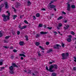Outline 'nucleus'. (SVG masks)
I'll use <instances>...</instances> for the list:
<instances>
[{
	"label": "nucleus",
	"mask_w": 76,
	"mask_h": 76,
	"mask_svg": "<svg viewBox=\"0 0 76 76\" xmlns=\"http://www.w3.org/2000/svg\"><path fill=\"white\" fill-rule=\"evenodd\" d=\"M69 53H66V55L64 53H62L61 54L62 60H66L67 59V57L69 56Z\"/></svg>",
	"instance_id": "nucleus-1"
},
{
	"label": "nucleus",
	"mask_w": 76,
	"mask_h": 76,
	"mask_svg": "<svg viewBox=\"0 0 76 76\" xmlns=\"http://www.w3.org/2000/svg\"><path fill=\"white\" fill-rule=\"evenodd\" d=\"M46 69L48 71H49L50 72H54V70L52 69L51 66L50 65L49 67V69H48V67H47V66H46Z\"/></svg>",
	"instance_id": "nucleus-2"
},
{
	"label": "nucleus",
	"mask_w": 76,
	"mask_h": 76,
	"mask_svg": "<svg viewBox=\"0 0 76 76\" xmlns=\"http://www.w3.org/2000/svg\"><path fill=\"white\" fill-rule=\"evenodd\" d=\"M51 66L52 70L53 68H54V69H57V68H58V65L57 64L52 65H51Z\"/></svg>",
	"instance_id": "nucleus-3"
},
{
	"label": "nucleus",
	"mask_w": 76,
	"mask_h": 76,
	"mask_svg": "<svg viewBox=\"0 0 76 76\" xmlns=\"http://www.w3.org/2000/svg\"><path fill=\"white\" fill-rule=\"evenodd\" d=\"M53 48H54V49H59V45L56 44L54 45L53 46Z\"/></svg>",
	"instance_id": "nucleus-4"
},
{
	"label": "nucleus",
	"mask_w": 76,
	"mask_h": 76,
	"mask_svg": "<svg viewBox=\"0 0 76 76\" xmlns=\"http://www.w3.org/2000/svg\"><path fill=\"white\" fill-rule=\"evenodd\" d=\"M48 7H50V9H53V8H54V7H56V6L54 5H50V4H48Z\"/></svg>",
	"instance_id": "nucleus-5"
},
{
	"label": "nucleus",
	"mask_w": 76,
	"mask_h": 76,
	"mask_svg": "<svg viewBox=\"0 0 76 76\" xmlns=\"http://www.w3.org/2000/svg\"><path fill=\"white\" fill-rule=\"evenodd\" d=\"M4 4L5 6V9H7L8 8H9V6H8V3H7V2H5L4 3Z\"/></svg>",
	"instance_id": "nucleus-6"
},
{
	"label": "nucleus",
	"mask_w": 76,
	"mask_h": 76,
	"mask_svg": "<svg viewBox=\"0 0 76 76\" xmlns=\"http://www.w3.org/2000/svg\"><path fill=\"white\" fill-rule=\"evenodd\" d=\"M12 66L13 67H16L17 68H18V66L15 63H12L11 64Z\"/></svg>",
	"instance_id": "nucleus-7"
},
{
	"label": "nucleus",
	"mask_w": 76,
	"mask_h": 76,
	"mask_svg": "<svg viewBox=\"0 0 76 76\" xmlns=\"http://www.w3.org/2000/svg\"><path fill=\"white\" fill-rule=\"evenodd\" d=\"M48 32H44V31H41L40 32V35H45L47 34Z\"/></svg>",
	"instance_id": "nucleus-8"
},
{
	"label": "nucleus",
	"mask_w": 76,
	"mask_h": 76,
	"mask_svg": "<svg viewBox=\"0 0 76 76\" xmlns=\"http://www.w3.org/2000/svg\"><path fill=\"white\" fill-rule=\"evenodd\" d=\"M10 13L9 12L8 14V15H7L6 18H7V19H10Z\"/></svg>",
	"instance_id": "nucleus-9"
},
{
	"label": "nucleus",
	"mask_w": 76,
	"mask_h": 76,
	"mask_svg": "<svg viewBox=\"0 0 76 76\" xmlns=\"http://www.w3.org/2000/svg\"><path fill=\"white\" fill-rule=\"evenodd\" d=\"M4 6V4H2L0 6V12H1V9Z\"/></svg>",
	"instance_id": "nucleus-10"
},
{
	"label": "nucleus",
	"mask_w": 76,
	"mask_h": 76,
	"mask_svg": "<svg viewBox=\"0 0 76 76\" xmlns=\"http://www.w3.org/2000/svg\"><path fill=\"white\" fill-rule=\"evenodd\" d=\"M19 44L20 45H24V42L23 41H20L19 42Z\"/></svg>",
	"instance_id": "nucleus-11"
},
{
	"label": "nucleus",
	"mask_w": 76,
	"mask_h": 76,
	"mask_svg": "<svg viewBox=\"0 0 76 76\" xmlns=\"http://www.w3.org/2000/svg\"><path fill=\"white\" fill-rule=\"evenodd\" d=\"M17 16L16 15H14L12 16L13 19L15 20V19L17 18Z\"/></svg>",
	"instance_id": "nucleus-12"
},
{
	"label": "nucleus",
	"mask_w": 76,
	"mask_h": 76,
	"mask_svg": "<svg viewBox=\"0 0 76 76\" xmlns=\"http://www.w3.org/2000/svg\"><path fill=\"white\" fill-rule=\"evenodd\" d=\"M19 6H20V4L19 3H17L16 5L15 6L16 7L18 8V7H19Z\"/></svg>",
	"instance_id": "nucleus-13"
},
{
	"label": "nucleus",
	"mask_w": 76,
	"mask_h": 76,
	"mask_svg": "<svg viewBox=\"0 0 76 76\" xmlns=\"http://www.w3.org/2000/svg\"><path fill=\"white\" fill-rule=\"evenodd\" d=\"M57 1V0H53L51 1L50 3L49 4H52V3H53L54 1Z\"/></svg>",
	"instance_id": "nucleus-14"
},
{
	"label": "nucleus",
	"mask_w": 76,
	"mask_h": 76,
	"mask_svg": "<svg viewBox=\"0 0 76 76\" xmlns=\"http://www.w3.org/2000/svg\"><path fill=\"white\" fill-rule=\"evenodd\" d=\"M9 69H10V70H13V69H14V68L12 65L11 66H10L9 67Z\"/></svg>",
	"instance_id": "nucleus-15"
},
{
	"label": "nucleus",
	"mask_w": 76,
	"mask_h": 76,
	"mask_svg": "<svg viewBox=\"0 0 76 76\" xmlns=\"http://www.w3.org/2000/svg\"><path fill=\"white\" fill-rule=\"evenodd\" d=\"M35 44L36 46H38V45H40V43L38 42H36Z\"/></svg>",
	"instance_id": "nucleus-16"
},
{
	"label": "nucleus",
	"mask_w": 76,
	"mask_h": 76,
	"mask_svg": "<svg viewBox=\"0 0 76 76\" xmlns=\"http://www.w3.org/2000/svg\"><path fill=\"white\" fill-rule=\"evenodd\" d=\"M25 38H26V41H29V39H28V35H26L25 36Z\"/></svg>",
	"instance_id": "nucleus-17"
},
{
	"label": "nucleus",
	"mask_w": 76,
	"mask_h": 76,
	"mask_svg": "<svg viewBox=\"0 0 76 76\" xmlns=\"http://www.w3.org/2000/svg\"><path fill=\"white\" fill-rule=\"evenodd\" d=\"M67 41L68 42H70L71 41V38H68L66 39Z\"/></svg>",
	"instance_id": "nucleus-18"
},
{
	"label": "nucleus",
	"mask_w": 76,
	"mask_h": 76,
	"mask_svg": "<svg viewBox=\"0 0 76 76\" xmlns=\"http://www.w3.org/2000/svg\"><path fill=\"white\" fill-rule=\"evenodd\" d=\"M27 4H28L27 6H29L30 5H31V2H30L29 1H28V2H27Z\"/></svg>",
	"instance_id": "nucleus-19"
},
{
	"label": "nucleus",
	"mask_w": 76,
	"mask_h": 76,
	"mask_svg": "<svg viewBox=\"0 0 76 76\" xmlns=\"http://www.w3.org/2000/svg\"><path fill=\"white\" fill-rule=\"evenodd\" d=\"M39 48H40V49H41L42 50H45V49L44 48H43L41 46H39Z\"/></svg>",
	"instance_id": "nucleus-20"
},
{
	"label": "nucleus",
	"mask_w": 76,
	"mask_h": 76,
	"mask_svg": "<svg viewBox=\"0 0 76 76\" xmlns=\"http://www.w3.org/2000/svg\"><path fill=\"white\" fill-rule=\"evenodd\" d=\"M26 26H22V27L21 28V30H22V29H26Z\"/></svg>",
	"instance_id": "nucleus-21"
},
{
	"label": "nucleus",
	"mask_w": 76,
	"mask_h": 76,
	"mask_svg": "<svg viewBox=\"0 0 76 76\" xmlns=\"http://www.w3.org/2000/svg\"><path fill=\"white\" fill-rule=\"evenodd\" d=\"M71 7L72 9H75L76 8V6L74 5H72Z\"/></svg>",
	"instance_id": "nucleus-22"
},
{
	"label": "nucleus",
	"mask_w": 76,
	"mask_h": 76,
	"mask_svg": "<svg viewBox=\"0 0 76 76\" xmlns=\"http://www.w3.org/2000/svg\"><path fill=\"white\" fill-rule=\"evenodd\" d=\"M36 16L37 17H39L40 16V14L39 13H37L36 14Z\"/></svg>",
	"instance_id": "nucleus-23"
},
{
	"label": "nucleus",
	"mask_w": 76,
	"mask_h": 76,
	"mask_svg": "<svg viewBox=\"0 0 76 76\" xmlns=\"http://www.w3.org/2000/svg\"><path fill=\"white\" fill-rule=\"evenodd\" d=\"M57 74L56 73H53L52 74V76H56Z\"/></svg>",
	"instance_id": "nucleus-24"
},
{
	"label": "nucleus",
	"mask_w": 76,
	"mask_h": 76,
	"mask_svg": "<svg viewBox=\"0 0 76 76\" xmlns=\"http://www.w3.org/2000/svg\"><path fill=\"white\" fill-rule=\"evenodd\" d=\"M61 19H63V17L61 16L57 19V20H60Z\"/></svg>",
	"instance_id": "nucleus-25"
},
{
	"label": "nucleus",
	"mask_w": 76,
	"mask_h": 76,
	"mask_svg": "<svg viewBox=\"0 0 76 76\" xmlns=\"http://www.w3.org/2000/svg\"><path fill=\"white\" fill-rule=\"evenodd\" d=\"M24 22L26 24H28V22L26 20H24Z\"/></svg>",
	"instance_id": "nucleus-26"
},
{
	"label": "nucleus",
	"mask_w": 76,
	"mask_h": 76,
	"mask_svg": "<svg viewBox=\"0 0 76 76\" xmlns=\"http://www.w3.org/2000/svg\"><path fill=\"white\" fill-rule=\"evenodd\" d=\"M71 34H72V35H75V32H73V31H71Z\"/></svg>",
	"instance_id": "nucleus-27"
},
{
	"label": "nucleus",
	"mask_w": 76,
	"mask_h": 76,
	"mask_svg": "<svg viewBox=\"0 0 76 76\" xmlns=\"http://www.w3.org/2000/svg\"><path fill=\"white\" fill-rule=\"evenodd\" d=\"M62 26V24H61V23H59L58 27H59V28H60V27H61Z\"/></svg>",
	"instance_id": "nucleus-28"
},
{
	"label": "nucleus",
	"mask_w": 76,
	"mask_h": 76,
	"mask_svg": "<svg viewBox=\"0 0 76 76\" xmlns=\"http://www.w3.org/2000/svg\"><path fill=\"white\" fill-rule=\"evenodd\" d=\"M20 32L19 31H18L17 32V34L18 35H20Z\"/></svg>",
	"instance_id": "nucleus-29"
},
{
	"label": "nucleus",
	"mask_w": 76,
	"mask_h": 76,
	"mask_svg": "<svg viewBox=\"0 0 76 76\" xmlns=\"http://www.w3.org/2000/svg\"><path fill=\"white\" fill-rule=\"evenodd\" d=\"M40 35L39 34H37L36 36V38H38V37H39V36Z\"/></svg>",
	"instance_id": "nucleus-30"
},
{
	"label": "nucleus",
	"mask_w": 76,
	"mask_h": 76,
	"mask_svg": "<svg viewBox=\"0 0 76 76\" xmlns=\"http://www.w3.org/2000/svg\"><path fill=\"white\" fill-rule=\"evenodd\" d=\"M2 17L4 18H6V15L5 14H3L2 15Z\"/></svg>",
	"instance_id": "nucleus-31"
},
{
	"label": "nucleus",
	"mask_w": 76,
	"mask_h": 76,
	"mask_svg": "<svg viewBox=\"0 0 76 76\" xmlns=\"http://www.w3.org/2000/svg\"><path fill=\"white\" fill-rule=\"evenodd\" d=\"M10 36H7L6 37H5V39H9V38H10Z\"/></svg>",
	"instance_id": "nucleus-32"
},
{
	"label": "nucleus",
	"mask_w": 76,
	"mask_h": 76,
	"mask_svg": "<svg viewBox=\"0 0 76 76\" xmlns=\"http://www.w3.org/2000/svg\"><path fill=\"white\" fill-rule=\"evenodd\" d=\"M3 20L4 22H6L7 21V18H4Z\"/></svg>",
	"instance_id": "nucleus-33"
},
{
	"label": "nucleus",
	"mask_w": 76,
	"mask_h": 76,
	"mask_svg": "<svg viewBox=\"0 0 76 76\" xmlns=\"http://www.w3.org/2000/svg\"><path fill=\"white\" fill-rule=\"evenodd\" d=\"M21 26H22L21 25V24H19L18 26L19 28V29H20L21 30V28H22V27H21Z\"/></svg>",
	"instance_id": "nucleus-34"
},
{
	"label": "nucleus",
	"mask_w": 76,
	"mask_h": 76,
	"mask_svg": "<svg viewBox=\"0 0 76 76\" xmlns=\"http://www.w3.org/2000/svg\"><path fill=\"white\" fill-rule=\"evenodd\" d=\"M12 9H13L14 10V12H15V13H16V9H15V8H14L13 7H12Z\"/></svg>",
	"instance_id": "nucleus-35"
},
{
	"label": "nucleus",
	"mask_w": 76,
	"mask_h": 76,
	"mask_svg": "<svg viewBox=\"0 0 76 76\" xmlns=\"http://www.w3.org/2000/svg\"><path fill=\"white\" fill-rule=\"evenodd\" d=\"M42 26H43V25H42V24H40L39 25V27H40V28L42 27Z\"/></svg>",
	"instance_id": "nucleus-36"
},
{
	"label": "nucleus",
	"mask_w": 76,
	"mask_h": 76,
	"mask_svg": "<svg viewBox=\"0 0 76 76\" xmlns=\"http://www.w3.org/2000/svg\"><path fill=\"white\" fill-rule=\"evenodd\" d=\"M4 69V67H1L0 69V70L1 71V70H2V69Z\"/></svg>",
	"instance_id": "nucleus-37"
},
{
	"label": "nucleus",
	"mask_w": 76,
	"mask_h": 76,
	"mask_svg": "<svg viewBox=\"0 0 76 76\" xmlns=\"http://www.w3.org/2000/svg\"><path fill=\"white\" fill-rule=\"evenodd\" d=\"M28 74H31V70H28Z\"/></svg>",
	"instance_id": "nucleus-38"
},
{
	"label": "nucleus",
	"mask_w": 76,
	"mask_h": 76,
	"mask_svg": "<svg viewBox=\"0 0 76 76\" xmlns=\"http://www.w3.org/2000/svg\"><path fill=\"white\" fill-rule=\"evenodd\" d=\"M71 7H70V4H69L67 5V8H70Z\"/></svg>",
	"instance_id": "nucleus-39"
},
{
	"label": "nucleus",
	"mask_w": 76,
	"mask_h": 76,
	"mask_svg": "<svg viewBox=\"0 0 76 76\" xmlns=\"http://www.w3.org/2000/svg\"><path fill=\"white\" fill-rule=\"evenodd\" d=\"M10 73L11 74H13V73H14V72L12 70H11V71H10Z\"/></svg>",
	"instance_id": "nucleus-40"
},
{
	"label": "nucleus",
	"mask_w": 76,
	"mask_h": 76,
	"mask_svg": "<svg viewBox=\"0 0 76 76\" xmlns=\"http://www.w3.org/2000/svg\"><path fill=\"white\" fill-rule=\"evenodd\" d=\"M15 56H14V55H12L11 56V57L10 58H11V59H13V58H14V57Z\"/></svg>",
	"instance_id": "nucleus-41"
},
{
	"label": "nucleus",
	"mask_w": 76,
	"mask_h": 76,
	"mask_svg": "<svg viewBox=\"0 0 76 76\" xmlns=\"http://www.w3.org/2000/svg\"><path fill=\"white\" fill-rule=\"evenodd\" d=\"M52 28H53L52 27H48L47 28L48 29H49V30H51V29H52Z\"/></svg>",
	"instance_id": "nucleus-42"
},
{
	"label": "nucleus",
	"mask_w": 76,
	"mask_h": 76,
	"mask_svg": "<svg viewBox=\"0 0 76 76\" xmlns=\"http://www.w3.org/2000/svg\"><path fill=\"white\" fill-rule=\"evenodd\" d=\"M46 45H49V44H50V42H46Z\"/></svg>",
	"instance_id": "nucleus-43"
},
{
	"label": "nucleus",
	"mask_w": 76,
	"mask_h": 76,
	"mask_svg": "<svg viewBox=\"0 0 76 76\" xmlns=\"http://www.w3.org/2000/svg\"><path fill=\"white\" fill-rule=\"evenodd\" d=\"M62 47L63 48H64V44L63 43H62Z\"/></svg>",
	"instance_id": "nucleus-44"
},
{
	"label": "nucleus",
	"mask_w": 76,
	"mask_h": 76,
	"mask_svg": "<svg viewBox=\"0 0 76 76\" xmlns=\"http://www.w3.org/2000/svg\"><path fill=\"white\" fill-rule=\"evenodd\" d=\"M3 36V34L1 33V32L0 31V37H1Z\"/></svg>",
	"instance_id": "nucleus-45"
},
{
	"label": "nucleus",
	"mask_w": 76,
	"mask_h": 76,
	"mask_svg": "<svg viewBox=\"0 0 76 76\" xmlns=\"http://www.w3.org/2000/svg\"><path fill=\"white\" fill-rule=\"evenodd\" d=\"M53 33H55L54 34V35H56V34H57V32H56V31H54L53 32Z\"/></svg>",
	"instance_id": "nucleus-46"
},
{
	"label": "nucleus",
	"mask_w": 76,
	"mask_h": 76,
	"mask_svg": "<svg viewBox=\"0 0 76 76\" xmlns=\"http://www.w3.org/2000/svg\"><path fill=\"white\" fill-rule=\"evenodd\" d=\"M33 20H35L36 19V17H35V16L34 15L33 16Z\"/></svg>",
	"instance_id": "nucleus-47"
},
{
	"label": "nucleus",
	"mask_w": 76,
	"mask_h": 76,
	"mask_svg": "<svg viewBox=\"0 0 76 76\" xmlns=\"http://www.w3.org/2000/svg\"><path fill=\"white\" fill-rule=\"evenodd\" d=\"M69 25H67V26H66V29H68V28H69Z\"/></svg>",
	"instance_id": "nucleus-48"
},
{
	"label": "nucleus",
	"mask_w": 76,
	"mask_h": 76,
	"mask_svg": "<svg viewBox=\"0 0 76 76\" xmlns=\"http://www.w3.org/2000/svg\"><path fill=\"white\" fill-rule=\"evenodd\" d=\"M13 52H14V53H16V52H17V50H15V49H14L13 50Z\"/></svg>",
	"instance_id": "nucleus-49"
},
{
	"label": "nucleus",
	"mask_w": 76,
	"mask_h": 76,
	"mask_svg": "<svg viewBox=\"0 0 76 76\" xmlns=\"http://www.w3.org/2000/svg\"><path fill=\"white\" fill-rule=\"evenodd\" d=\"M62 14H63L64 15H66V13L65 12H64V11H62Z\"/></svg>",
	"instance_id": "nucleus-50"
},
{
	"label": "nucleus",
	"mask_w": 76,
	"mask_h": 76,
	"mask_svg": "<svg viewBox=\"0 0 76 76\" xmlns=\"http://www.w3.org/2000/svg\"><path fill=\"white\" fill-rule=\"evenodd\" d=\"M74 59H75V60H74V61L76 62V57H74Z\"/></svg>",
	"instance_id": "nucleus-51"
},
{
	"label": "nucleus",
	"mask_w": 76,
	"mask_h": 76,
	"mask_svg": "<svg viewBox=\"0 0 76 76\" xmlns=\"http://www.w3.org/2000/svg\"><path fill=\"white\" fill-rule=\"evenodd\" d=\"M32 76H36V75L34 73H32Z\"/></svg>",
	"instance_id": "nucleus-52"
},
{
	"label": "nucleus",
	"mask_w": 76,
	"mask_h": 76,
	"mask_svg": "<svg viewBox=\"0 0 76 76\" xmlns=\"http://www.w3.org/2000/svg\"><path fill=\"white\" fill-rule=\"evenodd\" d=\"M73 69L75 70V71H76V67H73Z\"/></svg>",
	"instance_id": "nucleus-53"
},
{
	"label": "nucleus",
	"mask_w": 76,
	"mask_h": 76,
	"mask_svg": "<svg viewBox=\"0 0 76 76\" xmlns=\"http://www.w3.org/2000/svg\"><path fill=\"white\" fill-rule=\"evenodd\" d=\"M53 10H54L55 12H56L57 11V9H56V8H54Z\"/></svg>",
	"instance_id": "nucleus-54"
},
{
	"label": "nucleus",
	"mask_w": 76,
	"mask_h": 76,
	"mask_svg": "<svg viewBox=\"0 0 76 76\" xmlns=\"http://www.w3.org/2000/svg\"><path fill=\"white\" fill-rule=\"evenodd\" d=\"M70 8H68L67 9V10L68 11H70Z\"/></svg>",
	"instance_id": "nucleus-55"
},
{
	"label": "nucleus",
	"mask_w": 76,
	"mask_h": 76,
	"mask_svg": "<svg viewBox=\"0 0 76 76\" xmlns=\"http://www.w3.org/2000/svg\"><path fill=\"white\" fill-rule=\"evenodd\" d=\"M0 66L3 65V62H0Z\"/></svg>",
	"instance_id": "nucleus-56"
},
{
	"label": "nucleus",
	"mask_w": 76,
	"mask_h": 76,
	"mask_svg": "<svg viewBox=\"0 0 76 76\" xmlns=\"http://www.w3.org/2000/svg\"><path fill=\"white\" fill-rule=\"evenodd\" d=\"M49 51H50V52H52V51H53V50L52 49H49Z\"/></svg>",
	"instance_id": "nucleus-57"
},
{
	"label": "nucleus",
	"mask_w": 76,
	"mask_h": 76,
	"mask_svg": "<svg viewBox=\"0 0 76 76\" xmlns=\"http://www.w3.org/2000/svg\"><path fill=\"white\" fill-rule=\"evenodd\" d=\"M41 54L40 53H38V56H39V57H40L41 56Z\"/></svg>",
	"instance_id": "nucleus-58"
},
{
	"label": "nucleus",
	"mask_w": 76,
	"mask_h": 76,
	"mask_svg": "<svg viewBox=\"0 0 76 76\" xmlns=\"http://www.w3.org/2000/svg\"><path fill=\"white\" fill-rule=\"evenodd\" d=\"M69 38H71L72 37V36L71 35H69Z\"/></svg>",
	"instance_id": "nucleus-59"
},
{
	"label": "nucleus",
	"mask_w": 76,
	"mask_h": 76,
	"mask_svg": "<svg viewBox=\"0 0 76 76\" xmlns=\"http://www.w3.org/2000/svg\"><path fill=\"white\" fill-rule=\"evenodd\" d=\"M49 64H51L52 63H53V62H51V61H49Z\"/></svg>",
	"instance_id": "nucleus-60"
},
{
	"label": "nucleus",
	"mask_w": 76,
	"mask_h": 76,
	"mask_svg": "<svg viewBox=\"0 0 76 76\" xmlns=\"http://www.w3.org/2000/svg\"><path fill=\"white\" fill-rule=\"evenodd\" d=\"M23 54H19V56H23Z\"/></svg>",
	"instance_id": "nucleus-61"
},
{
	"label": "nucleus",
	"mask_w": 76,
	"mask_h": 76,
	"mask_svg": "<svg viewBox=\"0 0 76 76\" xmlns=\"http://www.w3.org/2000/svg\"><path fill=\"white\" fill-rule=\"evenodd\" d=\"M42 10H43V11H45L46 10L45 9H44V8H43L42 9Z\"/></svg>",
	"instance_id": "nucleus-62"
},
{
	"label": "nucleus",
	"mask_w": 76,
	"mask_h": 76,
	"mask_svg": "<svg viewBox=\"0 0 76 76\" xmlns=\"http://www.w3.org/2000/svg\"><path fill=\"white\" fill-rule=\"evenodd\" d=\"M3 61H4V60H3L1 59V60L0 61V62H3Z\"/></svg>",
	"instance_id": "nucleus-63"
},
{
	"label": "nucleus",
	"mask_w": 76,
	"mask_h": 76,
	"mask_svg": "<svg viewBox=\"0 0 76 76\" xmlns=\"http://www.w3.org/2000/svg\"><path fill=\"white\" fill-rule=\"evenodd\" d=\"M50 53V50H48L47 51V53Z\"/></svg>",
	"instance_id": "nucleus-64"
}]
</instances>
